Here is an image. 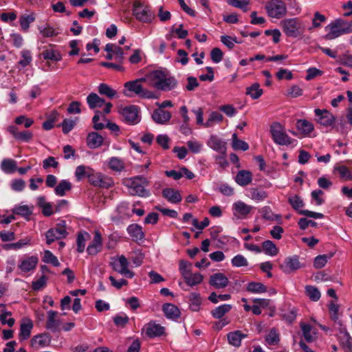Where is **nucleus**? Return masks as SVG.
I'll use <instances>...</instances> for the list:
<instances>
[{"mask_svg":"<svg viewBox=\"0 0 352 352\" xmlns=\"http://www.w3.org/2000/svg\"><path fill=\"white\" fill-rule=\"evenodd\" d=\"M147 80L155 89L168 91L174 89L177 85L175 77L162 70H155L147 75Z\"/></svg>","mask_w":352,"mask_h":352,"instance_id":"1","label":"nucleus"},{"mask_svg":"<svg viewBox=\"0 0 352 352\" xmlns=\"http://www.w3.org/2000/svg\"><path fill=\"white\" fill-rule=\"evenodd\" d=\"M325 30L328 31L324 36L326 40H333L343 34L351 33L352 20L347 21L342 19H335L325 27Z\"/></svg>","mask_w":352,"mask_h":352,"instance_id":"2","label":"nucleus"},{"mask_svg":"<svg viewBox=\"0 0 352 352\" xmlns=\"http://www.w3.org/2000/svg\"><path fill=\"white\" fill-rule=\"evenodd\" d=\"M146 80L147 78H142L125 82L124 85V94L128 97L132 96V94H134L142 98H155V93L144 88L142 84L143 82H146Z\"/></svg>","mask_w":352,"mask_h":352,"instance_id":"3","label":"nucleus"},{"mask_svg":"<svg viewBox=\"0 0 352 352\" xmlns=\"http://www.w3.org/2000/svg\"><path fill=\"white\" fill-rule=\"evenodd\" d=\"M132 12L135 19L142 23H150L155 17L151 6L139 0L133 1Z\"/></svg>","mask_w":352,"mask_h":352,"instance_id":"4","label":"nucleus"},{"mask_svg":"<svg viewBox=\"0 0 352 352\" xmlns=\"http://www.w3.org/2000/svg\"><path fill=\"white\" fill-rule=\"evenodd\" d=\"M148 184V179L142 175L132 177L126 182L131 195L145 197L150 195L149 191L145 188Z\"/></svg>","mask_w":352,"mask_h":352,"instance_id":"5","label":"nucleus"},{"mask_svg":"<svg viewBox=\"0 0 352 352\" xmlns=\"http://www.w3.org/2000/svg\"><path fill=\"white\" fill-rule=\"evenodd\" d=\"M280 27L287 36L292 38H296L301 35L304 30L302 23L298 18L286 19L281 21Z\"/></svg>","mask_w":352,"mask_h":352,"instance_id":"6","label":"nucleus"},{"mask_svg":"<svg viewBox=\"0 0 352 352\" xmlns=\"http://www.w3.org/2000/svg\"><path fill=\"white\" fill-rule=\"evenodd\" d=\"M265 8L270 17L280 19L287 13L285 3L281 0H270L267 2Z\"/></svg>","mask_w":352,"mask_h":352,"instance_id":"7","label":"nucleus"},{"mask_svg":"<svg viewBox=\"0 0 352 352\" xmlns=\"http://www.w3.org/2000/svg\"><path fill=\"white\" fill-rule=\"evenodd\" d=\"M67 234L65 221H62L56 227L50 228L45 232L46 243L50 245L56 241L65 239Z\"/></svg>","mask_w":352,"mask_h":352,"instance_id":"8","label":"nucleus"},{"mask_svg":"<svg viewBox=\"0 0 352 352\" xmlns=\"http://www.w3.org/2000/svg\"><path fill=\"white\" fill-rule=\"evenodd\" d=\"M88 181L92 186L103 188H108L113 185V180L111 177L102 173L96 172L94 169L88 175Z\"/></svg>","mask_w":352,"mask_h":352,"instance_id":"9","label":"nucleus"},{"mask_svg":"<svg viewBox=\"0 0 352 352\" xmlns=\"http://www.w3.org/2000/svg\"><path fill=\"white\" fill-rule=\"evenodd\" d=\"M271 134L275 143L279 145H289L292 144L291 138L285 133L284 127L279 123H274L271 126Z\"/></svg>","mask_w":352,"mask_h":352,"instance_id":"10","label":"nucleus"},{"mask_svg":"<svg viewBox=\"0 0 352 352\" xmlns=\"http://www.w3.org/2000/svg\"><path fill=\"white\" fill-rule=\"evenodd\" d=\"M208 146L218 152L220 155L216 157L217 160H225L226 155V142L217 135H211L208 141Z\"/></svg>","mask_w":352,"mask_h":352,"instance_id":"11","label":"nucleus"},{"mask_svg":"<svg viewBox=\"0 0 352 352\" xmlns=\"http://www.w3.org/2000/svg\"><path fill=\"white\" fill-rule=\"evenodd\" d=\"M113 269L129 278H132L135 274L133 272L129 270V262L124 255L120 256L112 264Z\"/></svg>","mask_w":352,"mask_h":352,"instance_id":"12","label":"nucleus"},{"mask_svg":"<svg viewBox=\"0 0 352 352\" xmlns=\"http://www.w3.org/2000/svg\"><path fill=\"white\" fill-rule=\"evenodd\" d=\"M123 120L129 124H135L140 122L138 108L135 105L125 107L120 111Z\"/></svg>","mask_w":352,"mask_h":352,"instance_id":"13","label":"nucleus"},{"mask_svg":"<svg viewBox=\"0 0 352 352\" xmlns=\"http://www.w3.org/2000/svg\"><path fill=\"white\" fill-rule=\"evenodd\" d=\"M305 265L302 263L299 257L296 255L287 257L283 265L280 266V269L286 274L296 271L298 269L304 267Z\"/></svg>","mask_w":352,"mask_h":352,"instance_id":"14","label":"nucleus"},{"mask_svg":"<svg viewBox=\"0 0 352 352\" xmlns=\"http://www.w3.org/2000/svg\"><path fill=\"white\" fill-rule=\"evenodd\" d=\"M315 115L317 117V122L324 126H331L334 124L335 117L329 111L324 109H316Z\"/></svg>","mask_w":352,"mask_h":352,"instance_id":"15","label":"nucleus"},{"mask_svg":"<svg viewBox=\"0 0 352 352\" xmlns=\"http://www.w3.org/2000/svg\"><path fill=\"white\" fill-rule=\"evenodd\" d=\"M7 130L18 141L29 142L33 138V133L30 131H19L16 126H9Z\"/></svg>","mask_w":352,"mask_h":352,"instance_id":"16","label":"nucleus"},{"mask_svg":"<svg viewBox=\"0 0 352 352\" xmlns=\"http://www.w3.org/2000/svg\"><path fill=\"white\" fill-rule=\"evenodd\" d=\"M38 263L37 256H28L20 261L18 267L23 272H29L36 268Z\"/></svg>","mask_w":352,"mask_h":352,"instance_id":"17","label":"nucleus"},{"mask_svg":"<svg viewBox=\"0 0 352 352\" xmlns=\"http://www.w3.org/2000/svg\"><path fill=\"white\" fill-rule=\"evenodd\" d=\"M145 331L146 334L150 338L159 337L164 333L165 329L160 324H157L155 322L151 321L146 324L143 328Z\"/></svg>","mask_w":352,"mask_h":352,"instance_id":"18","label":"nucleus"},{"mask_svg":"<svg viewBox=\"0 0 352 352\" xmlns=\"http://www.w3.org/2000/svg\"><path fill=\"white\" fill-rule=\"evenodd\" d=\"M252 208V206L248 205L241 201H236L232 205L234 215L240 219L245 218L251 212Z\"/></svg>","mask_w":352,"mask_h":352,"instance_id":"19","label":"nucleus"},{"mask_svg":"<svg viewBox=\"0 0 352 352\" xmlns=\"http://www.w3.org/2000/svg\"><path fill=\"white\" fill-rule=\"evenodd\" d=\"M102 245V236L99 231L96 230L92 242L88 245L87 252L89 255H96L101 251Z\"/></svg>","mask_w":352,"mask_h":352,"instance_id":"20","label":"nucleus"},{"mask_svg":"<svg viewBox=\"0 0 352 352\" xmlns=\"http://www.w3.org/2000/svg\"><path fill=\"white\" fill-rule=\"evenodd\" d=\"M210 284L216 289L225 288L228 285V278L223 273H215L210 277Z\"/></svg>","mask_w":352,"mask_h":352,"instance_id":"21","label":"nucleus"},{"mask_svg":"<svg viewBox=\"0 0 352 352\" xmlns=\"http://www.w3.org/2000/svg\"><path fill=\"white\" fill-rule=\"evenodd\" d=\"M33 328L32 321L28 318H23L20 326L19 338L20 340H25L29 338Z\"/></svg>","mask_w":352,"mask_h":352,"instance_id":"22","label":"nucleus"},{"mask_svg":"<svg viewBox=\"0 0 352 352\" xmlns=\"http://www.w3.org/2000/svg\"><path fill=\"white\" fill-rule=\"evenodd\" d=\"M51 336L49 333H45L34 336L31 340V344L33 347L43 348L50 345L51 342Z\"/></svg>","mask_w":352,"mask_h":352,"instance_id":"23","label":"nucleus"},{"mask_svg":"<svg viewBox=\"0 0 352 352\" xmlns=\"http://www.w3.org/2000/svg\"><path fill=\"white\" fill-rule=\"evenodd\" d=\"M152 118L156 123L164 124L170 120L171 113L168 111L158 108L153 111Z\"/></svg>","mask_w":352,"mask_h":352,"instance_id":"24","label":"nucleus"},{"mask_svg":"<svg viewBox=\"0 0 352 352\" xmlns=\"http://www.w3.org/2000/svg\"><path fill=\"white\" fill-rule=\"evenodd\" d=\"M103 142V137L96 132L89 133L87 137V144L89 148L92 149L101 146Z\"/></svg>","mask_w":352,"mask_h":352,"instance_id":"25","label":"nucleus"},{"mask_svg":"<svg viewBox=\"0 0 352 352\" xmlns=\"http://www.w3.org/2000/svg\"><path fill=\"white\" fill-rule=\"evenodd\" d=\"M58 313L53 310L47 311V318L46 321V328L53 332L58 330L60 321L57 319Z\"/></svg>","mask_w":352,"mask_h":352,"instance_id":"26","label":"nucleus"},{"mask_svg":"<svg viewBox=\"0 0 352 352\" xmlns=\"http://www.w3.org/2000/svg\"><path fill=\"white\" fill-rule=\"evenodd\" d=\"M247 334L243 333L239 330L234 331L227 334L228 343L235 347H239L241 344L242 339L247 338Z\"/></svg>","mask_w":352,"mask_h":352,"instance_id":"27","label":"nucleus"},{"mask_svg":"<svg viewBox=\"0 0 352 352\" xmlns=\"http://www.w3.org/2000/svg\"><path fill=\"white\" fill-rule=\"evenodd\" d=\"M127 232L135 241H141L144 238L142 228L138 224H131L127 228Z\"/></svg>","mask_w":352,"mask_h":352,"instance_id":"28","label":"nucleus"},{"mask_svg":"<svg viewBox=\"0 0 352 352\" xmlns=\"http://www.w3.org/2000/svg\"><path fill=\"white\" fill-rule=\"evenodd\" d=\"M162 310L166 317L168 319L175 320L180 316V311L178 307L170 303H166L162 307Z\"/></svg>","mask_w":352,"mask_h":352,"instance_id":"29","label":"nucleus"},{"mask_svg":"<svg viewBox=\"0 0 352 352\" xmlns=\"http://www.w3.org/2000/svg\"><path fill=\"white\" fill-rule=\"evenodd\" d=\"M163 197L169 202L177 204L182 201V196L178 190L173 188H167L162 190Z\"/></svg>","mask_w":352,"mask_h":352,"instance_id":"30","label":"nucleus"},{"mask_svg":"<svg viewBox=\"0 0 352 352\" xmlns=\"http://www.w3.org/2000/svg\"><path fill=\"white\" fill-rule=\"evenodd\" d=\"M296 126L298 131L305 136L309 135L314 129L312 122L307 120H298Z\"/></svg>","mask_w":352,"mask_h":352,"instance_id":"31","label":"nucleus"},{"mask_svg":"<svg viewBox=\"0 0 352 352\" xmlns=\"http://www.w3.org/2000/svg\"><path fill=\"white\" fill-rule=\"evenodd\" d=\"M252 180V175L250 171L242 170H240L236 175V182L241 186H245L251 183Z\"/></svg>","mask_w":352,"mask_h":352,"instance_id":"32","label":"nucleus"},{"mask_svg":"<svg viewBox=\"0 0 352 352\" xmlns=\"http://www.w3.org/2000/svg\"><path fill=\"white\" fill-rule=\"evenodd\" d=\"M339 340L343 349L346 352H352V338L346 331L343 330L340 331Z\"/></svg>","mask_w":352,"mask_h":352,"instance_id":"33","label":"nucleus"},{"mask_svg":"<svg viewBox=\"0 0 352 352\" xmlns=\"http://www.w3.org/2000/svg\"><path fill=\"white\" fill-rule=\"evenodd\" d=\"M109 168L116 172H121L125 168L124 160L118 157H111L108 161Z\"/></svg>","mask_w":352,"mask_h":352,"instance_id":"34","label":"nucleus"},{"mask_svg":"<svg viewBox=\"0 0 352 352\" xmlns=\"http://www.w3.org/2000/svg\"><path fill=\"white\" fill-rule=\"evenodd\" d=\"M183 278L187 285L191 287L201 283L203 280V276L201 274H192L191 272L189 273H184Z\"/></svg>","mask_w":352,"mask_h":352,"instance_id":"35","label":"nucleus"},{"mask_svg":"<svg viewBox=\"0 0 352 352\" xmlns=\"http://www.w3.org/2000/svg\"><path fill=\"white\" fill-rule=\"evenodd\" d=\"M87 102L89 108L93 109L96 107H101L105 103V101L103 98L99 97L96 94L91 93L87 97Z\"/></svg>","mask_w":352,"mask_h":352,"instance_id":"36","label":"nucleus"},{"mask_svg":"<svg viewBox=\"0 0 352 352\" xmlns=\"http://www.w3.org/2000/svg\"><path fill=\"white\" fill-rule=\"evenodd\" d=\"M300 327L305 340L308 342H314L316 338V333L312 331V327L309 324L301 323Z\"/></svg>","mask_w":352,"mask_h":352,"instance_id":"37","label":"nucleus"},{"mask_svg":"<svg viewBox=\"0 0 352 352\" xmlns=\"http://www.w3.org/2000/svg\"><path fill=\"white\" fill-rule=\"evenodd\" d=\"M263 251L267 255L274 256L278 254V248L276 244L270 241L267 240L262 243Z\"/></svg>","mask_w":352,"mask_h":352,"instance_id":"38","label":"nucleus"},{"mask_svg":"<svg viewBox=\"0 0 352 352\" xmlns=\"http://www.w3.org/2000/svg\"><path fill=\"white\" fill-rule=\"evenodd\" d=\"M232 309V305L228 304H224L217 307L215 309L211 311V315L214 318L221 319L227 313H228Z\"/></svg>","mask_w":352,"mask_h":352,"instance_id":"39","label":"nucleus"},{"mask_svg":"<svg viewBox=\"0 0 352 352\" xmlns=\"http://www.w3.org/2000/svg\"><path fill=\"white\" fill-rule=\"evenodd\" d=\"M72 185L71 182L66 179L61 180L56 186L54 191L58 196H64L67 191L72 189Z\"/></svg>","mask_w":352,"mask_h":352,"instance_id":"40","label":"nucleus"},{"mask_svg":"<svg viewBox=\"0 0 352 352\" xmlns=\"http://www.w3.org/2000/svg\"><path fill=\"white\" fill-rule=\"evenodd\" d=\"M265 342L269 345H277L280 342V334L275 328L270 330L265 337Z\"/></svg>","mask_w":352,"mask_h":352,"instance_id":"41","label":"nucleus"},{"mask_svg":"<svg viewBox=\"0 0 352 352\" xmlns=\"http://www.w3.org/2000/svg\"><path fill=\"white\" fill-rule=\"evenodd\" d=\"M245 94L250 96L253 100H256L262 96L263 91L260 88L258 83H254L250 87L246 88Z\"/></svg>","mask_w":352,"mask_h":352,"instance_id":"42","label":"nucleus"},{"mask_svg":"<svg viewBox=\"0 0 352 352\" xmlns=\"http://www.w3.org/2000/svg\"><path fill=\"white\" fill-rule=\"evenodd\" d=\"M248 292L253 294H262L267 292V287L261 283L250 282L247 285Z\"/></svg>","mask_w":352,"mask_h":352,"instance_id":"43","label":"nucleus"},{"mask_svg":"<svg viewBox=\"0 0 352 352\" xmlns=\"http://www.w3.org/2000/svg\"><path fill=\"white\" fill-rule=\"evenodd\" d=\"M334 173H338L340 179L344 181L352 179V175L350 170L344 165L337 166L334 167Z\"/></svg>","mask_w":352,"mask_h":352,"instance_id":"44","label":"nucleus"},{"mask_svg":"<svg viewBox=\"0 0 352 352\" xmlns=\"http://www.w3.org/2000/svg\"><path fill=\"white\" fill-rule=\"evenodd\" d=\"M100 120L107 121L105 116L101 111H96L95 115L92 118V122L94 129L98 131L103 129L105 126L103 122H100Z\"/></svg>","mask_w":352,"mask_h":352,"instance_id":"45","label":"nucleus"},{"mask_svg":"<svg viewBox=\"0 0 352 352\" xmlns=\"http://www.w3.org/2000/svg\"><path fill=\"white\" fill-rule=\"evenodd\" d=\"M190 307L193 311H198L201 304V298L198 293H191L189 296Z\"/></svg>","mask_w":352,"mask_h":352,"instance_id":"46","label":"nucleus"},{"mask_svg":"<svg viewBox=\"0 0 352 352\" xmlns=\"http://www.w3.org/2000/svg\"><path fill=\"white\" fill-rule=\"evenodd\" d=\"M42 56L45 60H51L56 62L60 60L62 58L60 54L53 49H46L43 50Z\"/></svg>","mask_w":352,"mask_h":352,"instance_id":"47","label":"nucleus"},{"mask_svg":"<svg viewBox=\"0 0 352 352\" xmlns=\"http://www.w3.org/2000/svg\"><path fill=\"white\" fill-rule=\"evenodd\" d=\"M262 217L263 219L268 221H276L280 222L281 220V215L274 214L269 206H265L261 210Z\"/></svg>","mask_w":352,"mask_h":352,"instance_id":"48","label":"nucleus"},{"mask_svg":"<svg viewBox=\"0 0 352 352\" xmlns=\"http://www.w3.org/2000/svg\"><path fill=\"white\" fill-rule=\"evenodd\" d=\"M92 168L84 165H80L76 167L75 176L78 181L81 180L85 177L88 178V175L91 173Z\"/></svg>","mask_w":352,"mask_h":352,"instance_id":"49","label":"nucleus"},{"mask_svg":"<svg viewBox=\"0 0 352 352\" xmlns=\"http://www.w3.org/2000/svg\"><path fill=\"white\" fill-rule=\"evenodd\" d=\"M223 116L221 113L217 111H212L209 118L207 119L206 122L204 124L205 127H211L214 122H221L223 121Z\"/></svg>","mask_w":352,"mask_h":352,"instance_id":"50","label":"nucleus"},{"mask_svg":"<svg viewBox=\"0 0 352 352\" xmlns=\"http://www.w3.org/2000/svg\"><path fill=\"white\" fill-rule=\"evenodd\" d=\"M89 239V234L87 232H80L78 234L76 243H77V251L79 253L84 252L85 248V241Z\"/></svg>","mask_w":352,"mask_h":352,"instance_id":"51","label":"nucleus"},{"mask_svg":"<svg viewBox=\"0 0 352 352\" xmlns=\"http://www.w3.org/2000/svg\"><path fill=\"white\" fill-rule=\"evenodd\" d=\"M21 59L18 62V65L25 67L32 61V56L30 51L23 50L21 52Z\"/></svg>","mask_w":352,"mask_h":352,"instance_id":"52","label":"nucleus"},{"mask_svg":"<svg viewBox=\"0 0 352 352\" xmlns=\"http://www.w3.org/2000/svg\"><path fill=\"white\" fill-rule=\"evenodd\" d=\"M232 146L234 150H242L243 151H245L249 148L248 144L243 140L238 139L236 133L232 134Z\"/></svg>","mask_w":352,"mask_h":352,"instance_id":"53","label":"nucleus"},{"mask_svg":"<svg viewBox=\"0 0 352 352\" xmlns=\"http://www.w3.org/2000/svg\"><path fill=\"white\" fill-rule=\"evenodd\" d=\"M98 92L100 94L106 96L109 98H113L116 95V91L105 83L100 84L98 86Z\"/></svg>","mask_w":352,"mask_h":352,"instance_id":"54","label":"nucleus"},{"mask_svg":"<svg viewBox=\"0 0 352 352\" xmlns=\"http://www.w3.org/2000/svg\"><path fill=\"white\" fill-rule=\"evenodd\" d=\"M31 239L29 237H26L25 239H22L19 240V241L16 243H12L10 244H7L4 245V248L9 250V249H14V250H19L21 249L26 245H28L30 244Z\"/></svg>","mask_w":352,"mask_h":352,"instance_id":"55","label":"nucleus"},{"mask_svg":"<svg viewBox=\"0 0 352 352\" xmlns=\"http://www.w3.org/2000/svg\"><path fill=\"white\" fill-rule=\"evenodd\" d=\"M305 293L312 301H318L320 298V292L314 286L307 285L305 287Z\"/></svg>","mask_w":352,"mask_h":352,"instance_id":"56","label":"nucleus"},{"mask_svg":"<svg viewBox=\"0 0 352 352\" xmlns=\"http://www.w3.org/2000/svg\"><path fill=\"white\" fill-rule=\"evenodd\" d=\"M35 17L33 14H23L21 16L19 23L23 30L27 31L30 24L34 22Z\"/></svg>","mask_w":352,"mask_h":352,"instance_id":"57","label":"nucleus"},{"mask_svg":"<svg viewBox=\"0 0 352 352\" xmlns=\"http://www.w3.org/2000/svg\"><path fill=\"white\" fill-rule=\"evenodd\" d=\"M288 201L292 206V208L298 212L304 206L302 199L298 195H293L289 197Z\"/></svg>","mask_w":352,"mask_h":352,"instance_id":"58","label":"nucleus"},{"mask_svg":"<svg viewBox=\"0 0 352 352\" xmlns=\"http://www.w3.org/2000/svg\"><path fill=\"white\" fill-rule=\"evenodd\" d=\"M12 313L7 310H2L0 315V322L2 324H8L10 327L14 324L15 320L13 318H7L8 316H10Z\"/></svg>","mask_w":352,"mask_h":352,"instance_id":"59","label":"nucleus"},{"mask_svg":"<svg viewBox=\"0 0 352 352\" xmlns=\"http://www.w3.org/2000/svg\"><path fill=\"white\" fill-rule=\"evenodd\" d=\"M1 168L6 173H13L16 169V162L10 159L3 160L1 162Z\"/></svg>","mask_w":352,"mask_h":352,"instance_id":"60","label":"nucleus"},{"mask_svg":"<svg viewBox=\"0 0 352 352\" xmlns=\"http://www.w3.org/2000/svg\"><path fill=\"white\" fill-rule=\"evenodd\" d=\"M43 261L46 263H51L56 267L60 265V263L57 257L55 256L50 250H45L44 252Z\"/></svg>","mask_w":352,"mask_h":352,"instance_id":"61","label":"nucleus"},{"mask_svg":"<svg viewBox=\"0 0 352 352\" xmlns=\"http://www.w3.org/2000/svg\"><path fill=\"white\" fill-rule=\"evenodd\" d=\"M232 265L236 267H246L248 265V260L241 254H237L231 261Z\"/></svg>","mask_w":352,"mask_h":352,"instance_id":"62","label":"nucleus"},{"mask_svg":"<svg viewBox=\"0 0 352 352\" xmlns=\"http://www.w3.org/2000/svg\"><path fill=\"white\" fill-rule=\"evenodd\" d=\"M231 296L230 294H219L217 295L215 292H212L208 297V300L212 303L217 304L219 301H226L230 300Z\"/></svg>","mask_w":352,"mask_h":352,"instance_id":"63","label":"nucleus"},{"mask_svg":"<svg viewBox=\"0 0 352 352\" xmlns=\"http://www.w3.org/2000/svg\"><path fill=\"white\" fill-rule=\"evenodd\" d=\"M13 212L16 214L25 217L30 216L32 213V209L26 205L15 207Z\"/></svg>","mask_w":352,"mask_h":352,"instance_id":"64","label":"nucleus"}]
</instances>
